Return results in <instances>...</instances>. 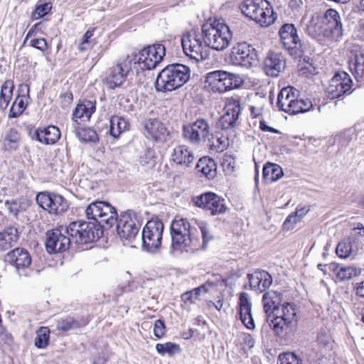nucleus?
I'll list each match as a JSON object with an SVG mask.
<instances>
[{
  "instance_id": "obj_1",
  "label": "nucleus",
  "mask_w": 364,
  "mask_h": 364,
  "mask_svg": "<svg viewBox=\"0 0 364 364\" xmlns=\"http://www.w3.org/2000/svg\"><path fill=\"white\" fill-rule=\"evenodd\" d=\"M88 219L104 223L107 228L117 224V234L123 240L132 242L138 235L141 223L140 218L133 210L121 213L118 218L116 209L110 203L96 200L90 203L85 209Z\"/></svg>"
},
{
  "instance_id": "obj_2",
  "label": "nucleus",
  "mask_w": 364,
  "mask_h": 364,
  "mask_svg": "<svg viewBox=\"0 0 364 364\" xmlns=\"http://www.w3.org/2000/svg\"><path fill=\"white\" fill-rule=\"evenodd\" d=\"M171 248L181 252L206 249L213 239L209 225L203 221L191 224L187 219L175 218L171 225Z\"/></svg>"
},
{
  "instance_id": "obj_3",
  "label": "nucleus",
  "mask_w": 364,
  "mask_h": 364,
  "mask_svg": "<svg viewBox=\"0 0 364 364\" xmlns=\"http://www.w3.org/2000/svg\"><path fill=\"white\" fill-rule=\"evenodd\" d=\"M264 310L267 319L275 335L284 338L291 333L298 322L296 305L282 302L281 293L269 291L263 295Z\"/></svg>"
},
{
  "instance_id": "obj_4",
  "label": "nucleus",
  "mask_w": 364,
  "mask_h": 364,
  "mask_svg": "<svg viewBox=\"0 0 364 364\" xmlns=\"http://www.w3.org/2000/svg\"><path fill=\"white\" fill-rule=\"evenodd\" d=\"M191 70L183 64H171L158 74L155 87L158 92H166L179 89L190 79Z\"/></svg>"
},
{
  "instance_id": "obj_5",
  "label": "nucleus",
  "mask_w": 364,
  "mask_h": 364,
  "mask_svg": "<svg viewBox=\"0 0 364 364\" xmlns=\"http://www.w3.org/2000/svg\"><path fill=\"white\" fill-rule=\"evenodd\" d=\"M201 31L205 45L215 50L227 48L232 38L229 26L216 19L208 20L203 24Z\"/></svg>"
},
{
  "instance_id": "obj_6",
  "label": "nucleus",
  "mask_w": 364,
  "mask_h": 364,
  "mask_svg": "<svg viewBox=\"0 0 364 364\" xmlns=\"http://www.w3.org/2000/svg\"><path fill=\"white\" fill-rule=\"evenodd\" d=\"M95 221V220H93ZM95 222L75 221L65 227V232L72 237L76 244H87L99 240L103 232L100 226H105L104 223Z\"/></svg>"
},
{
  "instance_id": "obj_7",
  "label": "nucleus",
  "mask_w": 364,
  "mask_h": 364,
  "mask_svg": "<svg viewBox=\"0 0 364 364\" xmlns=\"http://www.w3.org/2000/svg\"><path fill=\"white\" fill-rule=\"evenodd\" d=\"M205 82L213 92L225 93L240 87L243 80L239 75L218 70L206 74Z\"/></svg>"
},
{
  "instance_id": "obj_8",
  "label": "nucleus",
  "mask_w": 364,
  "mask_h": 364,
  "mask_svg": "<svg viewBox=\"0 0 364 364\" xmlns=\"http://www.w3.org/2000/svg\"><path fill=\"white\" fill-rule=\"evenodd\" d=\"M181 44L185 54L191 59L198 62L208 58V46L205 45L200 34L196 30H191L184 34L181 38Z\"/></svg>"
},
{
  "instance_id": "obj_9",
  "label": "nucleus",
  "mask_w": 364,
  "mask_h": 364,
  "mask_svg": "<svg viewBox=\"0 0 364 364\" xmlns=\"http://www.w3.org/2000/svg\"><path fill=\"white\" fill-rule=\"evenodd\" d=\"M136 63V58L132 56L127 55L119 58L109 69L106 77L105 80L108 87L114 89L120 87L132 71L133 63Z\"/></svg>"
},
{
  "instance_id": "obj_10",
  "label": "nucleus",
  "mask_w": 364,
  "mask_h": 364,
  "mask_svg": "<svg viewBox=\"0 0 364 364\" xmlns=\"http://www.w3.org/2000/svg\"><path fill=\"white\" fill-rule=\"evenodd\" d=\"M163 223L156 219L149 220L141 232L142 247L149 252H154L161 247L164 232Z\"/></svg>"
},
{
  "instance_id": "obj_11",
  "label": "nucleus",
  "mask_w": 364,
  "mask_h": 364,
  "mask_svg": "<svg viewBox=\"0 0 364 364\" xmlns=\"http://www.w3.org/2000/svg\"><path fill=\"white\" fill-rule=\"evenodd\" d=\"M31 256L28 251L21 247L9 251L4 257V262L14 267L19 277H28L31 275Z\"/></svg>"
},
{
  "instance_id": "obj_12",
  "label": "nucleus",
  "mask_w": 364,
  "mask_h": 364,
  "mask_svg": "<svg viewBox=\"0 0 364 364\" xmlns=\"http://www.w3.org/2000/svg\"><path fill=\"white\" fill-rule=\"evenodd\" d=\"M36 200L39 206L50 214H63L68 208L67 200L55 193L40 192L37 194Z\"/></svg>"
},
{
  "instance_id": "obj_13",
  "label": "nucleus",
  "mask_w": 364,
  "mask_h": 364,
  "mask_svg": "<svg viewBox=\"0 0 364 364\" xmlns=\"http://www.w3.org/2000/svg\"><path fill=\"white\" fill-rule=\"evenodd\" d=\"M277 18V14L267 0H252V21L261 27H268Z\"/></svg>"
},
{
  "instance_id": "obj_14",
  "label": "nucleus",
  "mask_w": 364,
  "mask_h": 364,
  "mask_svg": "<svg viewBox=\"0 0 364 364\" xmlns=\"http://www.w3.org/2000/svg\"><path fill=\"white\" fill-rule=\"evenodd\" d=\"M65 229L60 227L47 231L45 245L48 253L62 252L68 250L73 240L65 232Z\"/></svg>"
},
{
  "instance_id": "obj_15",
  "label": "nucleus",
  "mask_w": 364,
  "mask_h": 364,
  "mask_svg": "<svg viewBox=\"0 0 364 364\" xmlns=\"http://www.w3.org/2000/svg\"><path fill=\"white\" fill-rule=\"evenodd\" d=\"M183 134L185 139L193 144L198 145L201 141L206 142L210 136L209 124L204 119H198L193 123L184 125Z\"/></svg>"
},
{
  "instance_id": "obj_16",
  "label": "nucleus",
  "mask_w": 364,
  "mask_h": 364,
  "mask_svg": "<svg viewBox=\"0 0 364 364\" xmlns=\"http://www.w3.org/2000/svg\"><path fill=\"white\" fill-rule=\"evenodd\" d=\"M323 18L324 38L331 41H339L343 37V27L340 15L333 9H328Z\"/></svg>"
},
{
  "instance_id": "obj_17",
  "label": "nucleus",
  "mask_w": 364,
  "mask_h": 364,
  "mask_svg": "<svg viewBox=\"0 0 364 364\" xmlns=\"http://www.w3.org/2000/svg\"><path fill=\"white\" fill-rule=\"evenodd\" d=\"M166 54L165 46L155 43L143 48L139 53L138 63L143 64L144 69L151 70L163 60Z\"/></svg>"
},
{
  "instance_id": "obj_18",
  "label": "nucleus",
  "mask_w": 364,
  "mask_h": 364,
  "mask_svg": "<svg viewBox=\"0 0 364 364\" xmlns=\"http://www.w3.org/2000/svg\"><path fill=\"white\" fill-rule=\"evenodd\" d=\"M353 81L350 75L344 71H338L329 81L326 93L331 99L338 98L348 92L352 87Z\"/></svg>"
},
{
  "instance_id": "obj_19",
  "label": "nucleus",
  "mask_w": 364,
  "mask_h": 364,
  "mask_svg": "<svg viewBox=\"0 0 364 364\" xmlns=\"http://www.w3.org/2000/svg\"><path fill=\"white\" fill-rule=\"evenodd\" d=\"M195 205L211 215L221 214L225 212V200L212 192H208L194 198Z\"/></svg>"
},
{
  "instance_id": "obj_20",
  "label": "nucleus",
  "mask_w": 364,
  "mask_h": 364,
  "mask_svg": "<svg viewBox=\"0 0 364 364\" xmlns=\"http://www.w3.org/2000/svg\"><path fill=\"white\" fill-rule=\"evenodd\" d=\"M225 113L219 119L217 125L221 129L226 130L235 127L241 111L240 104L236 100H229L224 107Z\"/></svg>"
},
{
  "instance_id": "obj_21",
  "label": "nucleus",
  "mask_w": 364,
  "mask_h": 364,
  "mask_svg": "<svg viewBox=\"0 0 364 364\" xmlns=\"http://www.w3.org/2000/svg\"><path fill=\"white\" fill-rule=\"evenodd\" d=\"M280 43L288 50L299 48L301 46V41L297 30L293 23H284L279 29Z\"/></svg>"
},
{
  "instance_id": "obj_22",
  "label": "nucleus",
  "mask_w": 364,
  "mask_h": 364,
  "mask_svg": "<svg viewBox=\"0 0 364 364\" xmlns=\"http://www.w3.org/2000/svg\"><path fill=\"white\" fill-rule=\"evenodd\" d=\"M29 136L32 140H36L45 144H54L60 137V129L53 125L31 130Z\"/></svg>"
},
{
  "instance_id": "obj_23",
  "label": "nucleus",
  "mask_w": 364,
  "mask_h": 364,
  "mask_svg": "<svg viewBox=\"0 0 364 364\" xmlns=\"http://www.w3.org/2000/svg\"><path fill=\"white\" fill-rule=\"evenodd\" d=\"M284 67L285 60L282 53L270 52L264 60V70L267 75L277 77Z\"/></svg>"
},
{
  "instance_id": "obj_24",
  "label": "nucleus",
  "mask_w": 364,
  "mask_h": 364,
  "mask_svg": "<svg viewBox=\"0 0 364 364\" xmlns=\"http://www.w3.org/2000/svg\"><path fill=\"white\" fill-rule=\"evenodd\" d=\"M172 161L183 167H191L195 161L193 151L186 145H178L175 147L171 153Z\"/></svg>"
},
{
  "instance_id": "obj_25",
  "label": "nucleus",
  "mask_w": 364,
  "mask_h": 364,
  "mask_svg": "<svg viewBox=\"0 0 364 364\" xmlns=\"http://www.w3.org/2000/svg\"><path fill=\"white\" fill-rule=\"evenodd\" d=\"M230 58L235 65L250 66V46L246 42L238 43L232 48Z\"/></svg>"
},
{
  "instance_id": "obj_26",
  "label": "nucleus",
  "mask_w": 364,
  "mask_h": 364,
  "mask_svg": "<svg viewBox=\"0 0 364 364\" xmlns=\"http://www.w3.org/2000/svg\"><path fill=\"white\" fill-rule=\"evenodd\" d=\"M19 238L18 229L9 226L0 232V256L16 245Z\"/></svg>"
},
{
  "instance_id": "obj_27",
  "label": "nucleus",
  "mask_w": 364,
  "mask_h": 364,
  "mask_svg": "<svg viewBox=\"0 0 364 364\" xmlns=\"http://www.w3.org/2000/svg\"><path fill=\"white\" fill-rule=\"evenodd\" d=\"M144 129L147 134L156 141L166 140L169 132L165 125L157 119H149L144 124Z\"/></svg>"
},
{
  "instance_id": "obj_28",
  "label": "nucleus",
  "mask_w": 364,
  "mask_h": 364,
  "mask_svg": "<svg viewBox=\"0 0 364 364\" xmlns=\"http://www.w3.org/2000/svg\"><path fill=\"white\" fill-rule=\"evenodd\" d=\"M96 110V102L91 100H84L78 104L73 113V120L79 124L77 120L86 121L90 119L92 114Z\"/></svg>"
},
{
  "instance_id": "obj_29",
  "label": "nucleus",
  "mask_w": 364,
  "mask_h": 364,
  "mask_svg": "<svg viewBox=\"0 0 364 364\" xmlns=\"http://www.w3.org/2000/svg\"><path fill=\"white\" fill-rule=\"evenodd\" d=\"M272 283L271 275L264 270H257L252 274V290L264 291Z\"/></svg>"
},
{
  "instance_id": "obj_30",
  "label": "nucleus",
  "mask_w": 364,
  "mask_h": 364,
  "mask_svg": "<svg viewBox=\"0 0 364 364\" xmlns=\"http://www.w3.org/2000/svg\"><path fill=\"white\" fill-rule=\"evenodd\" d=\"M20 141V132L15 128H10L4 134L2 149L9 152L16 151L19 147Z\"/></svg>"
},
{
  "instance_id": "obj_31",
  "label": "nucleus",
  "mask_w": 364,
  "mask_h": 364,
  "mask_svg": "<svg viewBox=\"0 0 364 364\" xmlns=\"http://www.w3.org/2000/svg\"><path fill=\"white\" fill-rule=\"evenodd\" d=\"M238 306L240 320L247 329H250V304L247 293L242 292L240 294Z\"/></svg>"
},
{
  "instance_id": "obj_32",
  "label": "nucleus",
  "mask_w": 364,
  "mask_h": 364,
  "mask_svg": "<svg viewBox=\"0 0 364 364\" xmlns=\"http://www.w3.org/2000/svg\"><path fill=\"white\" fill-rule=\"evenodd\" d=\"M296 92L298 90L291 87L282 88L277 97L278 109L287 113Z\"/></svg>"
},
{
  "instance_id": "obj_33",
  "label": "nucleus",
  "mask_w": 364,
  "mask_h": 364,
  "mask_svg": "<svg viewBox=\"0 0 364 364\" xmlns=\"http://www.w3.org/2000/svg\"><path fill=\"white\" fill-rule=\"evenodd\" d=\"M129 122L122 117L112 116L109 119V132L112 136L117 139L120 134L128 130Z\"/></svg>"
},
{
  "instance_id": "obj_34",
  "label": "nucleus",
  "mask_w": 364,
  "mask_h": 364,
  "mask_svg": "<svg viewBox=\"0 0 364 364\" xmlns=\"http://www.w3.org/2000/svg\"><path fill=\"white\" fill-rule=\"evenodd\" d=\"M196 168L208 179L213 178L216 173L215 163L209 157L200 158L196 164Z\"/></svg>"
},
{
  "instance_id": "obj_35",
  "label": "nucleus",
  "mask_w": 364,
  "mask_h": 364,
  "mask_svg": "<svg viewBox=\"0 0 364 364\" xmlns=\"http://www.w3.org/2000/svg\"><path fill=\"white\" fill-rule=\"evenodd\" d=\"M349 68L357 80L364 77V55L356 53L349 60Z\"/></svg>"
},
{
  "instance_id": "obj_36",
  "label": "nucleus",
  "mask_w": 364,
  "mask_h": 364,
  "mask_svg": "<svg viewBox=\"0 0 364 364\" xmlns=\"http://www.w3.org/2000/svg\"><path fill=\"white\" fill-rule=\"evenodd\" d=\"M324 26L323 18L311 19L306 28V33L311 38L317 41H322L324 38Z\"/></svg>"
},
{
  "instance_id": "obj_37",
  "label": "nucleus",
  "mask_w": 364,
  "mask_h": 364,
  "mask_svg": "<svg viewBox=\"0 0 364 364\" xmlns=\"http://www.w3.org/2000/svg\"><path fill=\"white\" fill-rule=\"evenodd\" d=\"M207 145L210 146L212 150L217 152L223 151L228 146L229 141L227 136L216 132L215 134H210V136L206 141Z\"/></svg>"
},
{
  "instance_id": "obj_38",
  "label": "nucleus",
  "mask_w": 364,
  "mask_h": 364,
  "mask_svg": "<svg viewBox=\"0 0 364 364\" xmlns=\"http://www.w3.org/2000/svg\"><path fill=\"white\" fill-rule=\"evenodd\" d=\"M333 271L336 273V279L339 282L350 279L360 273V270L355 267H341L338 264L333 265Z\"/></svg>"
},
{
  "instance_id": "obj_39",
  "label": "nucleus",
  "mask_w": 364,
  "mask_h": 364,
  "mask_svg": "<svg viewBox=\"0 0 364 364\" xmlns=\"http://www.w3.org/2000/svg\"><path fill=\"white\" fill-rule=\"evenodd\" d=\"M282 176V168L278 164H269L263 167V177L267 183L276 181Z\"/></svg>"
},
{
  "instance_id": "obj_40",
  "label": "nucleus",
  "mask_w": 364,
  "mask_h": 364,
  "mask_svg": "<svg viewBox=\"0 0 364 364\" xmlns=\"http://www.w3.org/2000/svg\"><path fill=\"white\" fill-rule=\"evenodd\" d=\"M267 92L262 87H259L254 95V102L256 105L252 106V117H257L262 114V110L266 102Z\"/></svg>"
},
{
  "instance_id": "obj_41",
  "label": "nucleus",
  "mask_w": 364,
  "mask_h": 364,
  "mask_svg": "<svg viewBox=\"0 0 364 364\" xmlns=\"http://www.w3.org/2000/svg\"><path fill=\"white\" fill-rule=\"evenodd\" d=\"M87 324L86 321L80 322L73 317L68 316L58 321L56 328L58 331L67 332L70 330L81 328Z\"/></svg>"
},
{
  "instance_id": "obj_42",
  "label": "nucleus",
  "mask_w": 364,
  "mask_h": 364,
  "mask_svg": "<svg viewBox=\"0 0 364 364\" xmlns=\"http://www.w3.org/2000/svg\"><path fill=\"white\" fill-rule=\"evenodd\" d=\"M14 88L12 80H6L1 86L0 93V108L5 109L12 97L13 90Z\"/></svg>"
},
{
  "instance_id": "obj_43",
  "label": "nucleus",
  "mask_w": 364,
  "mask_h": 364,
  "mask_svg": "<svg viewBox=\"0 0 364 364\" xmlns=\"http://www.w3.org/2000/svg\"><path fill=\"white\" fill-rule=\"evenodd\" d=\"M313 107V105L309 99L306 100H296L293 98L291 107H289L288 112L289 114H297L299 113H304L309 112Z\"/></svg>"
},
{
  "instance_id": "obj_44",
  "label": "nucleus",
  "mask_w": 364,
  "mask_h": 364,
  "mask_svg": "<svg viewBox=\"0 0 364 364\" xmlns=\"http://www.w3.org/2000/svg\"><path fill=\"white\" fill-rule=\"evenodd\" d=\"M317 342L323 357L327 359V354L333 349V341L331 336L324 331H320L317 336Z\"/></svg>"
},
{
  "instance_id": "obj_45",
  "label": "nucleus",
  "mask_w": 364,
  "mask_h": 364,
  "mask_svg": "<svg viewBox=\"0 0 364 364\" xmlns=\"http://www.w3.org/2000/svg\"><path fill=\"white\" fill-rule=\"evenodd\" d=\"M50 329L46 326H41L36 331V338H35V346L38 348H45L47 347L50 339Z\"/></svg>"
},
{
  "instance_id": "obj_46",
  "label": "nucleus",
  "mask_w": 364,
  "mask_h": 364,
  "mask_svg": "<svg viewBox=\"0 0 364 364\" xmlns=\"http://www.w3.org/2000/svg\"><path fill=\"white\" fill-rule=\"evenodd\" d=\"M5 206L10 214L13 215L16 218H18V214L24 212L28 205L20 200H6L5 202Z\"/></svg>"
},
{
  "instance_id": "obj_47",
  "label": "nucleus",
  "mask_w": 364,
  "mask_h": 364,
  "mask_svg": "<svg viewBox=\"0 0 364 364\" xmlns=\"http://www.w3.org/2000/svg\"><path fill=\"white\" fill-rule=\"evenodd\" d=\"M25 95H18L10 108L9 117L16 118L20 116L26 107L24 102Z\"/></svg>"
},
{
  "instance_id": "obj_48",
  "label": "nucleus",
  "mask_w": 364,
  "mask_h": 364,
  "mask_svg": "<svg viewBox=\"0 0 364 364\" xmlns=\"http://www.w3.org/2000/svg\"><path fill=\"white\" fill-rule=\"evenodd\" d=\"M75 132L81 141L95 142L98 140L97 132L91 128L77 129L75 127Z\"/></svg>"
},
{
  "instance_id": "obj_49",
  "label": "nucleus",
  "mask_w": 364,
  "mask_h": 364,
  "mask_svg": "<svg viewBox=\"0 0 364 364\" xmlns=\"http://www.w3.org/2000/svg\"><path fill=\"white\" fill-rule=\"evenodd\" d=\"M179 349L180 347L178 345L171 342L157 343L156 345V351L161 355L168 354L169 356H172L175 353V351Z\"/></svg>"
},
{
  "instance_id": "obj_50",
  "label": "nucleus",
  "mask_w": 364,
  "mask_h": 364,
  "mask_svg": "<svg viewBox=\"0 0 364 364\" xmlns=\"http://www.w3.org/2000/svg\"><path fill=\"white\" fill-rule=\"evenodd\" d=\"M277 364H302V360L294 353H284L279 355Z\"/></svg>"
},
{
  "instance_id": "obj_51",
  "label": "nucleus",
  "mask_w": 364,
  "mask_h": 364,
  "mask_svg": "<svg viewBox=\"0 0 364 364\" xmlns=\"http://www.w3.org/2000/svg\"><path fill=\"white\" fill-rule=\"evenodd\" d=\"M52 9V4L50 1H48L43 4H38L36 6L33 12V17L36 19L42 18L48 14Z\"/></svg>"
},
{
  "instance_id": "obj_52",
  "label": "nucleus",
  "mask_w": 364,
  "mask_h": 364,
  "mask_svg": "<svg viewBox=\"0 0 364 364\" xmlns=\"http://www.w3.org/2000/svg\"><path fill=\"white\" fill-rule=\"evenodd\" d=\"M221 166L226 174H230L234 171L235 160L230 155H224L221 161Z\"/></svg>"
},
{
  "instance_id": "obj_53",
  "label": "nucleus",
  "mask_w": 364,
  "mask_h": 364,
  "mask_svg": "<svg viewBox=\"0 0 364 364\" xmlns=\"http://www.w3.org/2000/svg\"><path fill=\"white\" fill-rule=\"evenodd\" d=\"M351 245L349 242L343 241L338 244L336 254L341 258L348 257L351 252Z\"/></svg>"
},
{
  "instance_id": "obj_54",
  "label": "nucleus",
  "mask_w": 364,
  "mask_h": 364,
  "mask_svg": "<svg viewBox=\"0 0 364 364\" xmlns=\"http://www.w3.org/2000/svg\"><path fill=\"white\" fill-rule=\"evenodd\" d=\"M301 220L295 216L292 213L289 214L283 223V229L284 230H292L295 225L299 223Z\"/></svg>"
},
{
  "instance_id": "obj_55",
  "label": "nucleus",
  "mask_w": 364,
  "mask_h": 364,
  "mask_svg": "<svg viewBox=\"0 0 364 364\" xmlns=\"http://www.w3.org/2000/svg\"><path fill=\"white\" fill-rule=\"evenodd\" d=\"M166 332V327L164 321L158 319L155 321L154 326V334L156 337L161 338Z\"/></svg>"
},
{
  "instance_id": "obj_56",
  "label": "nucleus",
  "mask_w": 364,
  "mask_h": 364,
  "mask_svg": "<svg viewBox=\"0 0 364 364\" xmlns=\"http://www.w3.org/2000/svg\"><path fill=\"white\" fill-rule=\"evenodd\" d=\"M30 46L43 52L48 48L47 42L43 38L31 40L30 41Z\"/></svg>"
},
{
  "instance_id": "obj_57",
  "label": "nucleus",
  "mask_w": 364,
  "mask_h": 364,
  "mask_svg": "<svg viewBox=\"0 0 364 364\" xmlns=\"http://www.w3.org/2000/svg\"><path fill=\"white\" fill-rule=\"evenodd\" d=\"M196 288L191 291H186L181 295L182 300L186 303L190 302L191 304L195 303L198 299L200 294H196Z\"/></svg>"
},
{
  "instance_id": "obj_58",
  "label": "nucleus",
  "mask_w": 364,
  "mask_h": 364,
  "mask_svg": "<svg viewBox=\"0 0 364 364\" xmlns=\"http://www.w3.org/2000/svg\"><path fill=\"white\" fill-rule=\"evenodd\" d=\"M310 208L307 205L299 204L297 205L295 212L292 213L297 217L300 220L308 213Z\"/></svg>"
},
{
  "instance_id": "obj_59",
  "label": "nucleus",
  "mask_w": 364,
  "mask_h": 364,
  "mask_svg": "<svg viewBox=\"0 0 364 364\" xmlns=\"http://www.w3.org/2000/svg\"><path fill=\"white\" fill-rule=\"evenodd\" d=\"M249 0L244 1L240 6L241 13L247 18H250V4L247 3Z\"/></svg>"
},
{
  "instance_id": "obj_60",
  "label": "nucleus",
  "mask_w": 364,
  "mask_h": 364,
  "mask_svg": "<svg viewBox=\"0 0 364 364\" xmlns=\"http://www.w3.org/2000/svg\"><path fill=\"white\" fill-rule=\"evenodd\" d=\"M259 128L263 132H269L272 133H279V130H277L273 127H269L264 120L259 121Z\"/></svg>"
},
{
  "instance_id": "obj_61",
  "label": "nucleus",
  "mask_w": 364,
  "mask_h": 364,
  "mask_svg": "<svg viewBox=\"0 0 364 364\" xmlns=\"http://www.w3.org/2000/svg\"><path fill=\"white\" fill-rule=\"evenodd\" d=\"M212 286V284L210 282H207L197 288H196V294H201V293H206L208 291V287Z\"/></svg>"
},
{
  "instance_id": "obj_62",
  "label": "nucleus",
  "mask_w": 364,
  "mask_h": 364,
  "mask_svg": "<svg viewBox=\"0 0 364 364\" xmlns=\"http://www.w3.org/2000/svg\"><path fill=\"white\" fill-rule=\"evenodd\" d=\"M94 29L87 30L86 33L84 34L82 39V44L88 43L89 39L93 36Z\"/></svg>"
},
{
  "instance_id": "obj_63",
  "label": "nucleus",
  "mask_w": 364,
  "mask_h": 364,
  "mask_svg": "<svg viewBox=\"0 0 364 364\" xmlns=\"http://www.w3.org/2000/svg\"><path fill=\"white\" fill-rule=\"evenodd\" d=\"M356 294L361 297H364V281L358 284Z\"/></svg>"
},
{
  "instance_id": "obj_64",
  "label": "nucleus",
  "mask_w": 364,
  "mask_h": 364,
  "mask_svg": "<svg viewBox=\"0 0 364 364\" xmlns=\"http://www.w3.org/2000/svg\"><path fill=\"white\" fill-rule=\"evenodd\" d=\"M40 24V23H36L34 26H33V27L28 31L26 36V38L24 39V43H26V41L29 38H31L33 34L34 33L35 31H36V28H37V26Z\"/></svg>"
}]
</instances>
